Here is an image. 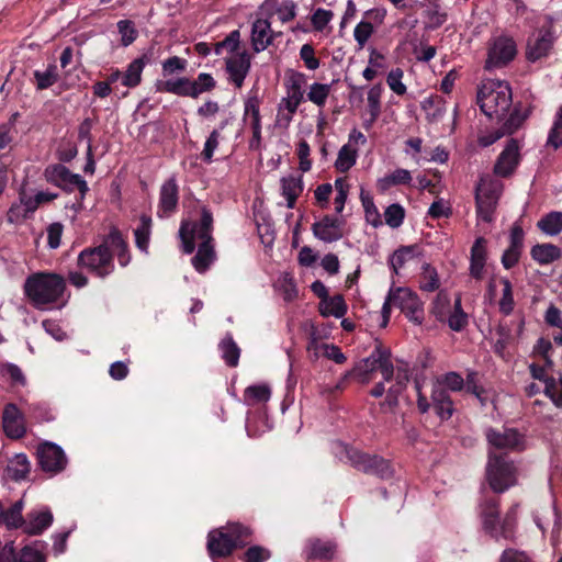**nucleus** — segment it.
Listing matches in <instances>:
<instances>
[{
  "mask_svg": "<svg viewBox=\"0 0 562 562\" xmlns=\"http://www.w3.org/2000/svg\"><path fill=\"white\" fill-rule=\"evenodd\" d=\"M213 214L206 207H201L199 222L183 220L179 228V237L184 254H192L195 249V236L201 240L196 254L192 258V266L199 272H204L215 259L213 246Z\"/></svg>",
  "mask_w": 562,
  "mask_h": 562,
  "instance_id": "f257e3e1",
  "label": "nucleus"
},
{
  "mask_svg": "<svg viewBox=\"0 0 562 562\" xmlns=\"http://www.w3.org/2000/svg\"><path fill=\"white\" fill-rule=\"evenodd\" d=\"M23 289L33 306L43 308L63 297L66 281L63 276L57 273L36 272L26 278Z\"/></svg>",
  "mask_w": 562,
  "mask_h": 562,
  "instance_id": "f03ea898",
  "label": "nucleus"
},
{
  "mask_svg": "<svg viewBox=\"0 0 562 562\" xmlns=\"http://www.w3.org/2000/svg\"><path fill=\"white\" fill-rule=\"evenodd\" d=\"M252 530L240 522H228L207 535V551L212 559L227 558L235 549L244 548L251 541Z\"/></svg>",
  "mask_w": 562,
  "mask_h": 562,
  "instance_id": "7ed1b4c3",
  "label": "nucleus"
},
{
  "mask_svg": "<svg viewBox=\"0 0 562 562\" xmlns=\"http://www.w3.org/2000/svg\"><path fill=\"white\" fill-rule=\"evenodd\" d=\"M513 103L512 88L507 82L491 81L477 92V104L491 120L502 121Z\"/></svg>",
  "mask_w": 562,
  "mask_h": 562,
  "instance_id": "20e7f679",
  "label": "nucleus"
},
{
  "mask_svg": "<svg viewBox=\"0 0 562 562\" xmlns=\"http://www.w3.org/2000/svg\"><path fill=\"white\" fill-rule=\"evenodd\" d=\"M485 479L494 493H504L517 483V468L506 452L488 450Z\"/></svg>",
  "mask_w": 562,
  "mask_h": 562,
  "instance_id": "39448f33",
  "label": "nucleus"
},
{
  "mask_svg": "<svg viewBox=\"0 0 562 562\" xmlns=\"http://www.w3.org/2000/svg\"><path fill=\"white\" fill-rule=\"evenodd\" d=\"M346 458L355 469L366 474L375 475L382 480H389L394 471L389 460L378 454H369L356 448H346Z\"/></svg>",
  "mask_w": 562,
  "mask_h": 562,
  "instance_id": "423d86ee",
  "label": "nucleus"
},
{
  "mask_svg": "<svg viewBox=\"0 0 562 562\" xmlns=\"http://www.w3.org/2000/svg\"><path fill=\"white\" fill-rule=\"evenodd\" d=\"M77 263L99 278H105L114 270L113 252L106 249L105 245L83 249L78 256Z\"/></svg>",
  "mask_w": 562,
  "mask_h": 562,
  "instance_id": "0eeeda50",
  "label": "nucleus"
},
{
  "mask_svg": "<svg viewBox=\"0 0 562 562\" xmlns=\"http://www.w3.org/2000/svg\"><path fill=\"white\" fill-rule=\"evenodd\" d=\"M44 177L47 182L63 189L66 192H72L76 188L80 192V200L89 191L86 180L77 173H72L66 166L54 164L46 167Z\"/></svg>",
  "mask_w": 562,
  "mask_h": 562,
  "instance_id": "6e6552de",
  "label": "nucleus"
},
{
  "mask_svg": "<svg viewBox=\"0 0 562 562\" xmlns=\"http://www.w3.org/2000/svg\"><path fill=\"white\" fill-rule=\"evenodd\" d=\"M390 291L393 305L400 307L411 322L420 325L424 321V308L418 295L408 288H396Z\"/></svg>",
  "mask_w": 562,
  "mask_h": 562,
  "instance_id": "1a4fd4ad",
  "label": "nucleus"
},
{
  "mask_svg": "<svg viewBox=\"0 0 562 562\" xmlns=\"http://www.w3.org/2000/svg\"><path fill=\"white\" fill-rule=\"evenodd\" d=\"M517 48L513 38L499 36L493 41L488 48L485 69L502 68L508 65L516 56Z\"/></svg>",
  "mask_w": 562,
  "mask_h": 562,
  "instance_id": "9d476101",
  "label": "nucleus"
},
{
  "mask_svg": "<svg viewBox=\"0 0 562 562\" xmlns=\"http://www.w3.org/2000/svg\"><path fill=\"white\" fill-rule=\"evenodd\" d=\"M37 460L44 472L57 474L65 470L67 458L64 450L54 442H43L37 448Z\"/></svg>",
  "mask_w": 562,
  "mask_h": 562,
  "instance_id": "9b49d317",
  "label": "nucleus"
},
{
  "mask_svg": "<svg viewBox=\"0 0 562 562\" xmlns=\"http://www.w3.org/2000/svg\"><path fill=\"white\" fill-rule=\"evenodd\" d=\"M344 218L325 215L312 225V232L317 239L334 243L344 237Z\"/></svg>",
  "mask_w": 562,
  "mask_h": 562,
  "instance_id": "f8f14e48",
  "label": "nucleus"
},
{
  "mask_svg": "<svg viewBox=\"0 0 562 562\" xmlns=\"http://www.w3.org/2000/svg\"><path fill=\"white\" fill-rule=\"evenodd\" d=\"M485 437L488 445L497 450H517L522 443V436L514 428H487Z\"/></svg>",
  "mask_w": 562,
  "mask_h": 562,
  "instance_id": "ddd939ff",
  "label": "nucleus"
},
{
  "mask_svg": "<svg viewBox=\"0 0 562 562\" xmlns=\"http://www.w3.org/2000/svg\"><path fill=\"white\" fill-rule=\"evenodd\" d=\"M2 428L7 437L21 439L26 434L24 416L15 404L9 403L2 412Z\"/></svg>",
  "mask_w": 562,
  "mask_h": 562,
  "instance_id": "4468645a",
  "label": "nucleus"
},
{
  "mask_svg": "<svg viewBox=\"0 0 562 562\" xmlns=\"http://www.w3.org/2000/svg\"><path fill=\"white\" fill-rule=\"evenodd\" d=\"M519 159L518 142L515 138H510L494 165V173L503 178L509 177L517 168Z\"/></svg>",
  "mask_w": 562,
  "mask_h": 562,
  "instance_id": "2eb2a0df",
  "label": "nucleus"
},
{
  "mask_svg": "<svg viewBox=\"0 0 562 562\" xmlns=\"http://www.w3.org/2000/svg\"><path fill=\"white\" fill-rule=\"evenodd\" d=\"M179 201V188L175 177L166 180L159 193V217L170 216L176 212Z\"/></svg>",
  "mask_w": 562,
  "mask_h": 562,
  "instance_id": "dca6fc26",
  "label": "nucleus"
},
{
  "mask_svg": "<svg viewBox=\"0 0 562 562\" xmlns=\"http://www.w3.org/2000/svg\"><path fill=\"white\" fill-rule=\"evenodd\" d=\"M3 468V477L13 482L26 480L31 472V462L26 454L15 453L7 458Z\"/></svg>",
  "mask_w": 562,
  "mask_h": 562,
  "instance_id": "f3484780",
  "label": "nucleus"
},
{
  "mask_svg": "<svg viewBox=\"0 0 562 562\" xmlns=\"http://www.w3.org/2000/svg\"><path fill=\"white\" fill-rule=\"evenodd\" d=\"M280 35L271 30V24L267 19H257L251 26V45L256 53L265 50L272 44L273 38Z\"/></svg>",
  "mask_w": 562,
  "mask_h": 562,
  "instance_id": "a211bd4d",
  "label": "nucleus"
},
{
  "mask_svg": "<svg viewBox=\"0 0 562 562\" xmlns=\"http://www.w3.org/2000/svg\"><path fill=\"white\" fill-rule=\"evenodd\" d=\"M499 502L496 498H487L481 505L480 516L483 529L492 538L498 540L497 526L499 525Z\"/></svg>",
  "mask_w": 562,
  "mask_h": 562,
  "instance_id": "6ab92c4d",
  "label": "nucleus"
},
{
  "mask_svg": "<svg viewBox=\"0 0 562 562\" xmlns=\"http://www.w3.org/2000/svg\"><path fill=\"white\" fill-rule=\"evenodd\" d=\"M498 196L492 189L476 188V213L484 222H492Z\"/></svg>",
  "mask_w": 562,
  "mask_h": 562,
  "instance_id": "aec40b11",
  "label": "nucleus"
},
{
  "mask_svg": "<svg viewBox=\"0 0 562 562\" xmlns=\"http://www.w3.org/2000/svg\"><path fill=\"white\" fill-rule=\"evenodd\" d=\"M250 60L246 53H241L235 57L226 59V71L229 75V80L236 86L241 88L244 80L249 71Z\"/></svg>",
  "mask_w": 562,
  "mask_h": 562,
  "instance_id": "412c9836",
  "label": "nucleus"
},
{
  "mask_svg": "<svg viewBox=\"0 0 562 562\" xmlns=\"http://www.w3.org/2000/svg\"><path fill=\"white\" fill-rule=\"evenodd\" d=\"M0 562H45V560L41 552L30 547H24L20 554H16L13 543L10 542L0 549Z\"/></svg>",
  "mask_w": 562,
  "mask_h": 562,
  "instance_id": "4be33fe9",
  "label": "nucleus"
},
{
  "mask_svg": "<svg viewBox=\"0 0 562 562\" xmlns=\"http://www.w3.org/2000/svg\"><path fill=\"white\" fill-rule=\"evenodd\" d=\"M486 239L477 237L471 247L470 276L475 280L483 278V271L486 263Z\"/></svg>",
  "mask_w": 562,
  "mask_h": 562,
  "instance_id": "5701e85b",
  "label": "nucleus"
},
{
  "mask_svg": "<svg viewBox=\"0 0 562 562\" xmlns=\"http://www.w3.org/2000/svg\"><path fill=\"white\" fill-rule=\"evenodd\" d=\"M552 47V36L550 32L539 34L529 38L527 43L526 57L529 61H537L547 56Z\"/></svg>",
  "mask_w": 562,
  "mask_h": 562,
  "instance_id": "b1692460",
  "label": "nucleus"
},
{
  "mask_svg": "<svg viewBox=\"0 0 562 562\" xmlns=\"http://www.w3.org/2000/svg\"><path fill=\"white\" fill-rule=\"evenodd\" d=\"M431 401L434 409L441 420H447L452 416L454 412L453 402L445 387L440 385L435 386L431 393Z\"/></svg>",
  "mask_w": 562,
  "mask_h": 562,
  "instance_id": "393cba45",
  "label": "nucleus"
},
{
  "mask_svg": "<svg viewBox=\"0 0 562 562\" xmlns=\"http://www.w3.org/2000/svg\"><path fill=\"white\" fill-rule=\"evenodd\" d=\"M53 522V514L49 509L34 510L27 514L24 532L27 535H40Z\"/></svg>",
  "mask_w": 562,
  "mask_h": 562,
  "instance_id": "a878e982",
  "label": "nucleus"
},
{
  "mask_svg": "<svg viewBox=\"0 0 562 562\" xmlns=\"http://www.w3.org/2000/svg\"><path fill=\"white\" fill-rule=\"evenodd\" d=\"M336 546L330 541H323L317 538L310 539L306 544L307 560H331Z\"/></svg>",
  "mask_w": 562,
  "mask_h": 562,
  "instance_id": "bb28decb",
  "label": "nucleus"
},
{
  "mask_svg": "<svg viewBox=\"0 0 562 562\" xmlns=\"http://www.w3.org/2000/svg\"><path fill=\"white\" fill-rule=\"evenodd\" d=\"M531 258L539 265H550L562 256L561 249L550 243L537 244L530 250Z\"/></svg>",
  "mask_w": 562,
  "mask_h": 562,
  "instance_id": "cd10ccee",
  "label": "nucleus"
},
{
  "mask_svg": "<svg viewBox=\"0 0 562 562\" xmlns=\"http://www.w3.org/2000/svg\"><path fill=\"white\" fill-rule=\"evenodd\" d=\"M303 191L302 176L283 177L281 179V192L286 199V206L293 209L295 206L296 199Z\"/></svg>",
  "mask_w": 562,
  "mask_h": 562,
  "instance_id": "c85d7f7f",
  "label": "nucleus"
},
{
  "mask_svg": "<svg viewBox=\"0 0 562 562\" xmlns=\"http://www.w3.org/2000/svg\"><path fill=\"white\" fill-rule=\"evenodd\" d=\"M148 63V58L146 55H143L136 59H134L128 66L126 71L122 77V85L127 88H135L142 81V74L144 67Z\"/></svg>",
  "mask_w": 562,
  "mask_h": 562,
  "instance_id": "c756f323",
  "label": "nucleus"
},
{
  "mask_svg": "<svg viewBox=\"0 0 562 562\" xmlns=\"http://www.w3.org/2000/svg\"><path fill=\"white\" fill-rule=\"evenodd\" d=\"M262 9L268 13L276 11L283 23L293 20L296 15V4L293 0H284L281 4L278 3V0H266Z\"/></svg>",
  "mask_w": 562,
  "mask_h": 562,
  "instance_id": "7c9ffc66",
  "label": "nucleus"
},
{
  "mask_svg": "<svg viewBox=\"0 0 562 562\" xmlns=\"http://www.w3.org/2000/svg\"><path fill=\"white\" fill-rule=\"evenodd\" d=\"M319 313L325 317L333 315L336 318H341L347 313V304L344 296L337 294L333 297L327 296V299L321 301Z\"/></svg>",
  "mask_w": 562,
  "mask_h": 562,
  "instance_id": "2f4dec72",
  "label": "nucleus"
},
{
  "mask_svg": "<svg viewBox=\"0 0 562 562\" xmlns=\"http://www.w3.org/2000/svg\"><path fill=\"white\" fill-rule=\"evenodd\" d=\"M385 350V347L382 346L381 342L376 344L372 353L358 362L353 368L358 373V376L367 375L375 370L379 367L380 357H382V351Z\"/></svg>",
  "mask_w": 562,
  "mask_h": 562,
  "instance_id": "473e14b6",
  "label": "nucleus"
},
{
  "mask_svg": "<svg viewBox=\"0 0 562 562\" xmlns=\"http://www.w3.org/2000/svg\"><path fill=\"white\" fill-rule=\"evenodd\" d=\"M538 228L550 236H555L562 232V212L552 211L546 214L538 223Z\"/></svg>",
  "mask_w": 562,
  "mask_h": 562,
  "instance_id": "72a5a7b5",
  "label": "nucleus"
},
{
  "mask_svg": "<svg viewBox=\"0 0 562 562\" xmlns=\"http://www.w3.org/2000/svg\"><path fill=\"white\" fill-rule=\"evenodd\" d=\"M220 349L222 351V358L228 367L235 368L238 366L240 349L231 335H227L220 342Z\"/></svg>",
  "mask_w": 562,
  "mask_h": 562,
  "instance_id": "f704fd0d",
  "label": "nucleus"
},
{
  "mask_svg": "<svg viewBox=\"0 0 562 562\" xmlns=\"http://www.w3.org/2000/svg\"><path fill=\"white\" fill-rule=\"evenodd\" d=\"M419 247L417 245L402 246L395 250L390 259V265L395 273L398 272L408 260L418 255Z\"/></svg>",
  "mask_w": 562,
  "mask_h": 562,
  "instance_id": "c9c22d12",
  "label": "nucleus"
},
{
  "mask_svg": "<svg viewBox=\"0 0 562 562\" xmlns=\"http://www.w3.org/2000/svg\"><path fill=\"white\" fill-rule=\"evenodd\" d=\"M139 221L140 224L134 232L135 243L142 251L147 252L151 229V218L150 216L143 214L140 215Z\"/></svg>",
  "mask_w": 562,
  "mask_h": 562,
  "instance_id": "e433bc0d",
  "label": "nucleus"
},
{
  "mask_svg": "<svg viewBox=\"0 0 562 562\" xmlns=\"http://www.w3.org/2000/svg\"><path fill=\"white\" fill-rule=\"evenodd\" d=\"M23 501L15 502L8 510H3L2 522L8 528H23L25 526V519L22 517Z\"/></svg>",
  "mask_w": 562,
  "mask_h": 562,
  "instance_id": "4c0bfd02",
  "label": "nucleus"
},
{
  "mask_svg": "<svg viewBox=\"0 0 562 562\" xmlns=\"http://www.w3.org/2000/svg\"><path fill=\"white\" fill-rule=\"evenodd\" d=\"M426 19V29L436 30L440 27L448 19L446 11H442L437 3H432L424 11Z\"/></svg>",
  "mask_w": 562,
  "mask_h": 562,
  "instance_id": "58836bf2",
  "label": "nucleus"
},
{
  "mask_svg": "<svg viewBox=\"0 0 562 562\" xmlns=\"http://www.w3.org/2000/svg\"><path fill=\"white\" fill-rule=\"evenodd\" d=\"M360 199L362 202V206L364 209L367 222L369 224H371L373 227L381 226L382 225L381 215H380L371 195L362 190L360 193Z\"/></svg>",
  "mask_w": 562,
  "mask_h": 562,
  "instance_id": "ea45409f",
  "label": "nucleus"
},
{
  "mask_svg": "<svg viewBox=\"0 0 562 562\" xmlns=\"http://www.w3.org/2000/svg\"><path fill=\"white\" fill-rule=\"evenodd\" d=\"M356 160L357 150L350 145H344L338 153L335 167L338 171L346 172L356 164Z\"/></svg>",
  "mask_w": 562,
  "mask_h": 562,
  "instance_id": "a19ab883",
  "label": "nucleus"
},
{
  "mask_svg": "<svg viewBox=\"0 0 562 562\" xmlns=\"http://www.w3.org/2000/svg\"><path fill=\"white\" fill-rule=\"evenodd\" d=\"M34 78L36 80V88L44 90L52 87L58 80V69L56 65H49L46 70H35Z\"/></svg>",
  "mask_w": 562,
  "mask_h": 562,
  "instance_id": "79ce46f5",
  "label": "nucleus"
},
{
  "mask_svg": "<svg viewBox=\"0 0 562 562\" xmlns=\"http://www.w3.org/2000/svg\"><path fill=\"white\" fill-rule=\"evenodd\" d=\"M383 88L382 85L373 86L368 92V108L370 113V122L376 121L381 113V94Z\"/></svg>",
  "mask_w": 562,
  "mask_h": 562,
  "instance_id": "37998d69",
  "label": "nucleus"
},
{
  "mask_svg": "<svg viewBox=\"0 0 562 562\" xmlns=\"http://www.w3.org/2000/svg\"><path fill=\"white\" fill-rule=\"evenodd\" d=\"M271 391L267 385H250L245 390V401L249 405L269 401Z\"/></svg>",
  "mask_w": 562,
  "mask_h": 562,
  "instance_id": "c03bdc74",
  "label": "nucleus"
},
{
  "mask_svg": "<svg viewBox=\"0 0 562 562\" xmlns=\"http://www.w3.org/2000/svg\"><path fill=\"white\" fill-rule=\"evenodd\" d=\"M501 283L503 284V293L499 300V311L504 315H509L514 310V296H513V286L510 281L507 278H502Z\"/></svg>",
  "mask_w": 562,
  "mask_h": 562,
  "instance_id": "a18cd8bd",
  "label": "nucleus"
},
{
  "mask_svg": "<svg viewBox=\"0 0 562 562\" xmlns=\"http://www.w3.org/2000/svg\"><path fill=\"white\" fill-rule=\"evenodd\" d=\"M405 217V210L398 203L389 205L384 212L385 223L392 227L397 228L403 224Z\"/></svg>",
  "mask_w": 562,
  "mask_h": 562,
  "instance_id": "49530a36",
  "label": "nucleus"
},
{
  "mask_svg": "<svg viewBox=\"0 0 562 562\" xmlns=\"http://www.w3.org/2000/svg\"><path fill=\"white\" fill-rule=\"evenodd\" d=\"M330 92V86L315 82L310 87L307 99L318 106H323Z\"/></svg>",
  "mask_w": 562,
  "mask_h": 562,
  "instance_id": "de8ad7c7",
  "label": "nucleus"
},
{
  "mask_svg": "<svg viewBox=\"0 0 562 562\" xmlns=\"http://www.w3.org/2000/svg\"><path fill=\"white\" fill-rule=\"evenodd\" d=\"M305 76L301 72H292L286 80V94L291 98L303 100V85Z\"/></svg>",
  "mask_w": 562,
  "mask_h": 562,
  "instance_id": "09e8293b",
  "label": "nucleus"
},
{
  "mask_svg": "<svg viewBox=\"0 0 562 562\" xmlns=\"http://www.w3.org/2000/svg\"><path fill=\"white\" fill-rule=\"evenodd\" d=\"M117 30L121 34V44L125 47L131 45L137 38L138 32L135 29L134 23L130 20L119 21Z\"/></svg>",
  "mask_w": 562,
  "mask_h": 562,
  "instance_id": "8fccbe9b",
  "label": "nucleus"
},
{
  "mask_svg": "<svg viewBox=\"0 0 562 562\" xmlns=\"http://www.w3.org/2000/svg\"><path fill=\"white\" fill-rule=\"evenodd\" d=\"M162 90L180 97H188L189 92V78L182 77L170 79L164 82Z\"/></svg>",
  "mask_w": 562,
  "mask_h": 562,
  "instance_id": "3c124183",
  "label": "nucleus"
},
{
  "mask_svg": "<svg viewBox=\"0 0 562 562\" xmlns=\"http://www.w3.org/2000/svg\"><path fill=\"white\" fill-rule=\"evenodd\" d=\"M547 145L552 146L554 149L562 146V106L559 109L553 126L550 130Z\"/></svg>",
  "mask_w": 562,
  "mask_h": 562,
  "instance_id": "603ef678",
  "label": "nucleus"
},
{
  "mask_svg": "<svg viewBox=\"0 0 562 562\" xmlns=\"http://www.w3.org/2000/svg\"><path fill=\"white\" fill-rule=\"evenodd\" d=\"M260 100L257 95H249L245 101L244 120L247 115L251 116V125H261Z\"/></svg>",
  "mask_w": 562,
  "mask_h": 562,
  "instance_id": "864d4df0",
  "label": "nucleus"
},
{
  "mask_svg": "<svg viewBox=\"0 0 562 562\" xmlns=\"http://www.w3.org/2000/svg\"><path fill=\"white\" fill-rule=\"evenodd\" d=\"M560 390L561 379L559 381H557L553 376L546 379L544 394L553 402L557 407L562 408V396Z\"/></svg>",
  "mask_w": 562,
  "mask_h": 562,
  "instance_id": "5fc2aeb1",
  "label": "nucleus"
},
{
  "mask_svg": "<svg viewBox=\"0 0 562 562\" xmlns=\"http://www.w3.org/2000/svg\"><path fill=\"white\" fill-rule=\"evenodd\" d=\"M527 117L528 112L521 113L517 108H515L502 127L506 131L507 135H510L521 126Z\"/></svg>",
  "mask_w": 562,
  "mask_h": 562,
  "instance_id": "6e6d98bb",
  "label": "nucleus"
},
{
  "mask_svg": "<svg viewBox=\"0 0 562 562\" xmlns=\"http://www.w3.org/2000/svg\"><path fill=\"white\" fill-rule=\"evenodd\" d=\"M424 281L420 289L427 292H432L439 288V279L436 269L431 268L429 263L424 265Z\"/></svg>",
  "mask_w": 562,
  "mask_h": 562,
  "instance_id": "4d7b16f0",
  "label": "nucleus"
},
{
  "mask_svg": "<svg viewBox=\"0 0 562 562\" xmlns=\"http://www.w3.org/2000/svg\"><path fill=\"white\" fill-rule=\"evenodd\" d=\"M358 376V373L356 372L355 368L351 370L345 372L339 381L334 386H322L321 387V394L331 396L335 392H341L345 390L347 383L353 378Z\"/></svg>",
  "mask_w": 562,
  "mask_h": 562,
  "instance_id": "13d9d810",
  "label": "nucleus"
},
{
  "mask_svg": "<svg viewBox=\"0 0 562 562\" xmlns=\"http://www.w3.org/2000/svg\"><path fill=\"white\" fill-rule=\"evenodd\" d=\"M403 70L401 68L392 69L386 78V82L391 90L398 95L406 92V86L402 82Z\"/></svg>",
  "mask_w": 562,
  "mask_h": 562,
  "instance_id": "bf43d9fd",
  "label": "nucleus"
},
{
  "mask_svg": "<svg viewBox=\"0 0 562 562\" xmlns=\"http://www.w3.org/2000/svg\"><path fill=\"white\" fill-rule=\"evenodd\" d=\"M379 362L378 370L381 371L384 381H391L394 376L395 369L391 361V350L389 348H385V350L382 351V357H380Z\"/></svg>",
  "mask_w": 562,
  "mask_h": 562,
  "instance_id": "052dcab7",
  "label": "nucleus"
},
{
  "mask_svg": "<svg viewBox=\"0 0 562 562\" xmlns=\"http://www.w3.org/2000/svg\"><path fill=\"white\" fill-rule=\"evenodd\" d=\"M498 562H535L532 558L525 551L508 548L505 549L501 557Z\"/></svg>",
  "mask_w": 562,
  "mask_h": 562,
  "instance_id": "680f3d73",
  "label": "nucleus"
},
{
  "mask_svg": "<svg viewBox=\"0 0 562 562\" xmlns=\"http://www.w3.org/2000/svg\"><path fill=\"white\" fill-rule=\"evenodd\" d=\"M218 138H220V131L213 130L211 132L210 136L207 137V139L204 144V148L201 153L202 159L204 161H206V162L212 161L213 154L218 146Z\"/></svg>",
  "mask_w": 562,
  "mask_h": 562,
  "instance_id": "e2e57ef3",
  "label": "nucleus"
},
{
  "mask_svg": "<svg viewBox=\"0 0 562 562\" xmlns=\"http://www.w3.org/2000/svg\"><path fill=\"white\" fill-rule=\"evenodd\" d=\"M333 16V11L318 8L312 15V25L316 31H323Z\"/></svg>",
  "mask_w": 562,
  "mask_h": 562,
  "instance_id": "0e129e2a",
  "label": "nucleus"
},
{
  "mask_svg": "<svg viewBox=\"0 0 562 562\" xmlns=\"http://www.w3.org/2000/svg\"><path fill=\"white\" fill-rule=\"evenodd\" d=\"M101 245H105L109 250H111V248L119 250L125 247L126 241L124 240L121 232L116 227H112Z\"/></svg>",
  "mask_w": 562,
  "mask_h": 562,
  "instance_id": "69168bd1",
  "label": "nucleus"
},
{
  "mask_svg": "<svg viewBox=\"0 0 562 562\" xmlns=\"http://www.w3.org/2000/svg\"><path fill=\"white\" fill-rule=\"evenodd\" d=\"M321 350L323 356L329 360H333L337 364L346 362L347 357L341 352L340 348L333 344H321Z\"/></svg>",
  "mask_w": 562,
  "mask_h": 562,
  "instance_id": "338daca9",
  "label": "nucleus"
},
{
  "mask_svg": "<svg viewBox=\"0 0 562 562\" xmlns=\"http://www.w3.org/2000/svg\"><path fill=\"white\" fill-rule=\"evenodd\" d=\"M268 549L260 546L249 547L244 553L246 562H263L270 558Z\"/></svg>",
  "mask_w": 562,
  "mask_h": 562,
  "instance_id": "774afa93",
  "label": "nucleus"
}]
</instances>
